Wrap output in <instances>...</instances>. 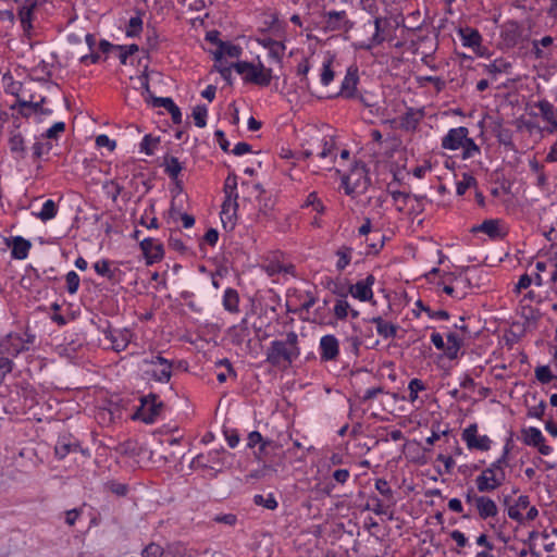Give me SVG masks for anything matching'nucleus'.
Returning a JSON list of instances; mask_svg holds the SVG:
<instances>
[{"instance_id": "obj_29", "label": "nucleus", "mask_w": 557, "mask_h": 557, "mask_svg": "<svg viewBox=\"0 0 557 557\" xmlns=\"http://www.w3.org/2000/svg\"><path fill=\"white\" fill-rule=\"evenodd\" d=\"M32 244L29 240L15 236L12 238V250L11 256L17 260H24L27 258Z\"/></svg>"}, {"instance_id": "obj_17", "label": "nucleus", "mask_w": 557, "mask_h": 557, "mask_svg": "<svg viewBox=\"0 0 557 557\" xmlns=\"http://www.w3.org/2000/svg\"><path fill=\"white\" fill-rule=\"evenodd\" d=\"M245 79L259 86H269L272 81V69L265 67L261 62L257 65L252 63V70H249Z\"/></svg>"}, {"instance_id": "obj_35", "label": "nucleus", "mask_w": 557, "mask_h": 557, "mask_svg": "<svg viewBox=\"0 0 557 557\" xmlns=\"http://www.w3.org/2000/svg\"><path fill=\"white\" fill-rule=\"evenodd\" d=\"M143 14L140 10L136 11V15L132 16L126 26L125 35L129 38L138 37L143 32Z\"/></svg>"}, {"instance_id": "obj_5", "label": "nucleus", "mask_w": 557, "mask_h": 557, "mask_svg": "<svg viewBox=\"0 0 557 557\" xmlns=\"http://www.w3.org/2000/svg\"><path fill=\"white\" fill-rule=\"evenodd\" d=\"M371 25H373L374 27L373 35L368 40L356 44V47L360 50L369 51L372 48L380 46L386 40L385 30L386 27L389 25L388 20L386 17L375 16L372 22L369 21L363 25V27Z\"/></svg>"}, {"instance_id": "obj_55", "label": "nucleus", "mask_w": 557, "mask_h": 557, "mask_svg": "<svg viewBox=\"0 0 557 557\" xmlns=\"http://www.w3.org/2000/svg\"><path fill=\"white\" fill-rule=\"evenodd\" d=\"M310 71V64L307 59H304L297 66V75L300 76V83L304 87L309 88V79L307 77L308 73Z\"/></svg>"}, {"instance_id": "obj_63", "label": "nucleus", "mask_w": 557, "mask_h": 557, "mask_svg": "<svg viewBox=\"0 0 557 557\" xmlns=\"http://www.w3.org/2000/svg\"><path fill=\"white\" fill-rule=\"evenodd\" d=\"M213 521L218 522V523H223V524L233 527L237 522V517L234 513L216 515L213 518Z\"/></svg>"}, {"instance_id": "obj_3", "label": "nucleus", "mask_w": 557, "mask_h": 557, "mask_svg": "<svg viewBox=\"0 0 557 557\" xmlns=\"http://www.w3.org/2000/svg\"><path fill=\"white\" fill-rule=\"evenodd\" d=\"M318 27L323 30L325 34L333 32H344L347 33L354 27V22H351L346 11H324L321 14V21L318 23Z\"/></svg>"}, {"instance_id": "obj_26", "label": "nucleus", "mask_w": 557, "mask_h": 557, "mask_svg": "<svg viewBox=\"0 0 557 557\" xmlns=\"http://www.w3.org/2000/svg\"><path fill=\"white\" fill-rule=\"evenodd\" d=\"M475 510L482 520L495 518L498 515V507L496 503L491 497L485 495L481 496Z\"/></svg>"}, {"instance_id": "obj_40", "label": "nucleus", "mask_w": 557, "mask_h": 557, "mask_svg": "<svg viewBox=\"0 0 557 557\" xmlns=\"http://www.w3.org/2000/svg\"><path fill=\"white\" fill-rule=\"evenodd\" d=\"M239 297L237 290L227 288L223 295V306L230 312L238 311Z\"/></svg>"}, {"instance_id": "obj_20", "label": "nucleus", "mask_w": 557, "mask_h": 557, "mask_svg": "<svg viewBox=\"0 0 557 557\" xmlns=\"http://www.w3.org/2000/svg\"><path fill=\"white\" fill-rule=\"evenodd\" d=\"M38 5L37 0H25L20 7L17 15L24 33L29 34L33 28V14Z\"/></svg>"}, {"instance_id": "obj_61", "label": "nucleus", "mask_w": 557, "mask_h": 557, "mask_svg": "<svg viewBox=\"0 0 557 557\" xmlns=\"http://www.w3.org/2000/svg\"><path fill=\"white\" fill-rule=\"evenodd\" d=\"M64 129H65L64 122H57L50 128H48L46 131V133L41 135V137L48 138V139L57 138V136L60 133H63Z\"/></svg>"}, {"instance_id": "obj_44", "label": "nucleus", "mask_w": 557, "mask_h": 557, "mask_svg": "<svg viewBox=\"0 0 557 557\" xmlns=\"http://www.w3.org/2000/svg\"><path fill=\"white\" fill-rule=\"evenodd\" d=\"M352 255V248L347 246H342L337 251L336 256L338 257L336 269L338 271L345 270V268L350 263Z\"/></svg>"}, {"instance_id": "obj_16", "label": "nucleus", "mask_w": 557, "mask_h": 557, "mask_svg": "<svg viewBox=\"0 0 557 557\" xmlns=\"http://www.w3.org/2000/svg\"><path fill=\"white\" fill-rule=\"evenodd\" d=\"M78 450L83 451L79 442L74 436L71 434H62L59 436L54 447L57 458L63 459L70 453H76Z\"/></svg>"}, {"instance_id": "obj_45", "label": "nucleus", "mask_w": 557, "mask_h": 557, "mask_svg": "<svg viewBox=\"0 0 557 557\" xmlns=\"http://www.w3.org/2000/svg\"><path fill=\"white\" fill-rule=\"evenodd\" d=\"M534 374H535V379L541 383V384H548L550 383L553 380H557V375H555L550 368L548 366H539L535 368V371H534Z\"/></svg>"}, {"instance_id": "obj_4", "label": "nucleus", "mask_w": 557, "mask_h": 557, "mask_svg": "<svg viewBox=\"0 0 557 557\" xmlns=\"http://www.w3.org/2000/svg\"><path fill=\"white\" fill-rule=\"evenodd\" d=\"M144 363L150 366V369L146 370V374L149 379L160 383H168L170 381L173 369L171 361L157 355L152 356L150 359H145Z\"/></svg>"}, {"instance_id": "obj_41", "label": "nucleus", "mask_w": 557, "mask_h": 557, "mask_svg": "<svg viewBox=\"0 0 557 557\" xmlns=\"http://www.w3.org/2000/svg\"><path fill=\"white\" fill-rule=\"evenodd\" d=\"M485 69L488 74L493 75L509 73L511 70V63L505 59L499 58L487 64Z\"/></svg>"}, {"instance_id": "obj_59", "label": "nucleus", "mask_w": 557, "mask_h": 557, "mask_svg": "<svg viewBox=\"0 0 557 557\" xmlns=\"http://www.w3.org/2000/svg\"><path fill=\"white\" fill-rule=\"evenodd\" d=\"M375 488L381 495L387 498H393V491L385 479H376Z\"/></svg>"}, {"instance_id": "obj_51", "label": "nucleus", "mask_w": 557, "mask_h": 557, "mask_svg": "<svg viewBox=\"0 0 557 557\" xmlns=\"http://www.w3.org/2000/svg\"><path fill=\"white\" fill-rule=\"evenodd\" d=\"M208 109L206 106H196L193 110V117L196 126L202 128L207 124Z\"/></svg>"}, {"instance_id": "obj_57", "label": "nucleus", "mask_w": 557, "mask_h": 557, "mask_svg": "<svg viewBox=\"0 0 557 557\" xmlns=\"http://www.w3.org/2000/svg\"><path fill=\"white\" fill-rule=\"evenodd\" d=\"M463 45L468 47H475L481 44V35L478 30L467 29V35L462 34Z\"/></svg>"}, {"instance_id": "obj_32", "label": "nucleus", "mask_w": 557, "mask_h": 557, "mask_svg": "<svg viewBox=\"0 0 557 557\" xmlns=\"http://www.w3.org/2000/svg\"><path fill=\"white\" fill-rule=\"evenodd\" d=\"M96 273L100 276L107 277L109 281H116V275L120 273L117 268L111 269V261L101 259L94 264Z\"/></svg>"}, {"instance_id": "obj_13", "label": "nucleus", "mask_w": 557, "mask_h": 557, "mask_svg": "<svg viewBox=\"0 0 557 557\" xmlns=\"http://www.w3.org/2000/svg\"><path fill=\"white\" fill-rule=\"evenodd\" d=\"M140 249L148 265L162 260L164 256L163 245L153 238H145L140 242Z\"/></svg>"}, {"instance_id": "obj_39", "label": "nucleus", "mask_w": 557, "mask_h": 557, "mask_svg": "<svg viewBox=\"0 0 557 557\" xmlns=\"http://www.w3.org/2000/svg\"><path fill=\"white\" fill-rule=\"evenodd\" d=\"M164 172L173 180L177 178L182 171L181 162L176 157L166 156L164 157Z\"/></svg>"}, {"instance_id": "obj_11", "label": "nucleus", "mask_w": 557, "mask_h": 557, "mask_svg": "<svg viewBox=\"0 0 557 557\" xmlns=\"http://www.w3.org/2000/svg\"><path fill=\"white\" fill-rule=\"evenodd\" d=\"M375 283V277L369 274L364 280H360L355 284H351L348 288L349 294L360 300L370 301L373 298L372 286Z\"/></svg>"}, {"instance_id": "obj_30", "label": "nucleus", "mask_w": 557, "mask_h": 557, "mask_svg": "<svg viewBox=\"0 0 557 557\" xmlns=\"http://www.w3.org/2000/svg\"><path fill=\"white\" fill-rule=\"evenodd\" d=\"M530 499L527 495H521L518 497L515 505L508 507V517L517 522H522L524 520L521 510L529 508Z\"/></svg>"}, {"instance_id": "obj_52", "label": "nucleus", "mask_w": 557, "mask_h": 557, "mask_svg": "<svg viewBox=\"0 0 557 557\" xmlns=\"http://www.w3.org/2000/svg\"><path fill=\"white\" fill-rule=\"evenodd\" d=\"M304 207H312V209L320 214L325 211V207L315 191H312L307 196Z\"/></svg>"}, {"instance_id": "obj_8", "label": "nucleus", "mask_w": 557, "mask_h": 557, "mask_svg": "<svg viewBox=\"0 0 557 557\" xmlns=\"http://www.w3.org/2000/svg\"><path fill=\"white\" fill-rule=\"evenodd\" d=\"M14 129L9 134L8 146L12 158L15 161H22L27 157L26 141L22 133L18 131V119L13 120Z\"/></svg>"}, {"instance_id": "obj_1", "label": "nucleus", "mask_w": 557, "mask_h": 557, "mask_svg": "<svg viewBox=\"0 0 557 557\" xmlns=\"http://www.w3.org/2000/svg\"><path fill=\"white\" fill-rule=\"evenodd\" d=\"M299 356L298 335L290 331L286 334L285 339H275L270 343L265 352V361L274 368L287 369Z\"/></svg>"}, {"instance_id": "obj_19", "label": "nucleus", "mask_w": 557, "mask_h": 557, "mask_svg": "<svg viewBox=\"0 0 557 557\" xmlns=\"http://www.w3.org/2000/svg\"><path fill=\"white\" fill-rule=\"evenodd\" d=\"M358 81V67L354 65L349 66L342 82L339 96L348 99L354 98Z\"/></svg>"}, {"instance_id": "obj_6", "label": "nucleus", "mask_w": 557, "mask_h": 557, "mask_svg": "<svg viewBox=\"0 0 557 557\" xmlns=\"http://www.w3.org/2000/svg\"><path fill=\"white\" fill-rule=\"evenodd\" d=\"M225 200L222 205L221 219L227 216L231 220L232 214L236 213L238 203L237 176L234 173L228 174L224 183Z\"/></svg>"}, {"instance_id": "obj_15", "label": "nucleus", "mask_w": 557, "mask_h": 557, "mask_svg": "<svg viewBox=\"0 0 557 557\" xmlns=\"http://www.w3.org/2000/svg\"><path fill=\"white\" fill-rule=\"evenodd\" d=\"M468 135L469 129L465 126L450 128L442 138V148L447 150H457L463 145L466 136Z\"/></svg>"}, {"instance_id": "obj_14", "label": "nucleus", "mask_w": 557, "mask_h": 557, "mask_svg": "<svg viewBox=\"0 0 557 557\" xmlns=\"http://www.w3.org/2000/svg\"><path fill=\"white\" fill-rule=\"evenodd\" d=\"M319 350L322 361H334L339 355V343L334 335H324L320 339Z\"/></svg>"}, {"instance_id": "obj_25", "label": "nucleus", "mask_w": 557, "mask_h": 557, "mask_svg": "<svg viewBox=\"0 0 557 557\" xmlns=\"http://www.w3.org/2000/svg\"><path fill=\"white\" fill-rule=\"evenodd\" d=\"M45 102V98H41L40 101H21L16 100L15 104L11 106V109L13 111H16L18 119V115L23 117H29L33 114H38L40 104ZM13 117L15 119V115L13 114Z\"/></svg>"}, {"instance_id": "obj_60", "label": "nucleus", "mask_w": 557, "mask_h": 557, "mask_svg": "<svg viewBox=\"0 0 557 557\" xmlns=\"http://www.w3.org/2000/svg\"><path fill=\"white\" fill-rule=\"evenodd\" d=\"M418 305L428 313V315L432 319L437 320H448L450 314L446 310H431L429 307H423L422 302L419 300Z\"/></svg>"}, {"instance_id": "obj_50", "label": "nucleus", "mask_w": 557, "mask_h": 557, "mask_svg": "<svg viewBox=\"0 0 557 557\" xmlns=\"http://www.w3.org/2000/svg\"><path fill=\"white\" fill-rule=\"evenodd\" d=\"M425 388V384L420 379H412L408 384V400L410 403H414L418 399V393L424 391Z\"/></svg>"}, {"instance_id": "obj_2", "label": "nucleus", "mask_w": 557, "mask_h": 557, "mask_svg": "<svg viewBox=\"0 0 557 557\" xmlns=\"http://www.w3.org/2000/svg\"><path fill=\"white\" fill-rule=\"evenodd\" d=\"M164 403L157 394L150 393L140 397V406L134 412L133 419L146 424L154 423L164 411Z\"/></svg>"}, {"instance_id": "obj_64", "label": "nucleus", "mask_w": 557, "mask_h": 557, "mask_svg": "<svg viewBox=\"0 0 557 557\" xmlns=\"http://www.w3.org/2000/svg\"><path fill=\"white\" fill-rule=\"evenodd\" d=\"M96 145L98 147H107L110 151H113L116 147V143L103 134L96 137Z\"/></svg>"}, {"instance_id": "obj_10", "label": "nucleus", "mask_w": 557, "mask_h": 557, "mask_svg": "<svg viewBox=\"0 0 557 557\" xmlns=\"http://www.w3.org/2000/svg\"><path fill=\"white\" fill-rule=\"evenodd\" d=\"M521 433L525 445L536 447L541 455L548 456L552 454L553 448L545 444V437L537 428L530 426L523 429Z\"/></svg>"}, {"instance_id": "obj_22", "label": "nucleus", "mask_w": 557, "mask_h": 557, "mask_svg": "<svg viewBox=\"0 0 557 557\" xmlns=\"http://www.w3.org/2000/svg\"><path fill=\"white\" fill-rule=\"evenodd\" d=\"M152 106L154 108H164L171 114L174 124L182 122V112L171 98L152 97Z\"/></svg>"}, {"instance_id": "obj_7", "label": "nucleus", "mask_w": 557, "mask_h": 557, "mask_svg": "<svg viewBox=\"0 0 557 557\" xmlns=\"http://www.w3.org/2000/svg\"><path fill=\"white\" fill-rule=\"evenodd\" d=\"M462 441L469 449L487 451L492 446V440L487 435L478 434V424L468 425L461 433Z\"/></svg>"}, {"instance_id": "obj_28", "label": "nucleus", "mask_w": 557, "mask_h": 557, "mask_svg": "<svg viewBox=\"0 0 557 557\" xmlns=\"http://www.w3.org/2000/svg\"><path fill=\"white\" fill-rule=\"evenodd\" d=\"M370 322L375 324L377 334L383 338L387 339L396 337L398 330L396 324L384 320L382 317H373L370 319Z\"/></svg>"}, {"instance_id": "obj_49", "label": "nucleus", "mask_w": 557, "mask_h": 557, "mask_svg": "<svg viewBox=\"0 0 557 557\" xmlns=\"http://www.w3.org/2000/svg\"><path fill=\"white\" fill-rule=\"evenodd\" d=\"M460 148H462V159H470L475 154H479L481 151L480 147L472 138L469 137V135L466 136L463 145Z\"/></svg>"}, {"instance_id": "obj_37", "label": "nucleus", "mask_w": 557, "mask_h": 557, "mask_svg": "<svg viewBox=\"0 0 557 557\" xmlns=\"http://www.w3.org/2000/svg\"><path fill=\"white\" fill-rule=\"evenodd\" d=\"M224 448L213 449L205 454L207 463L211 465L208 466V469L219 470L218 468H222L224 466Z\"/></svg>"}, {"instance_id": "obj_34", "label": "nucleus", "mask_w": 557, "mask_h": 557, "mask_svg": "<svg viewBox=\"0 0 557 557\" xmlns=\"http://www.w3.org/2000/svg\"><path fill=\"white\" fill-rule=\"evenodd\" d=\"M339 298L336 299L335 306H334V315L338 320H344L347 318L350 309L349 302L346 300L347 293L344 290H336L335 292Z\"/></svg>"}, {"instance_id": "obj_47", "label": "nucleus", "mask_w": 557, "mask_h": 557, "mask_svg": "<svg viewBox=\"0 0 557 557\" xmlns=\"http://www.w3.org/2000/svg\"><path fill=\"white\" fill-rule=\"evenodd\" d=\"M253 503L255 505L262 506L269 510H275L278 506L277 500L272 493L268 494L267 496L261 494L255 495Z\"/></svg>"}, {"instance_id": "obj_21", "label": "nucleus", "mask_w": 557, "mask_h": 557, "mask_svg": "<svg viewBox=\"0 0 557 557\" xmlns=\"http://www.w3.org/2000/svg\"><path fill=\"white\" fill-rule=\"evenodd\" d=\"M541 116L547 122V126L544 128L547 133L553 134L557 131V117L554 111V106L546 99L540 100L536 104Z\"/></svg>"}, {"instance_id": "obj_43", "label": "nucleus", "mask_w": 557, "mask_h": 557, "mask_svg": "<svg viewBox=\"0 0 557 557\" xmlns=\"http://www.w3.org/2000/svg\"><path fill=\"white\" fill-rule=\"evenodd\" d=\"M58 213V207L52 199H48L44 202L40 212L37 213V218L42 222L49 221L55 218Z\"/></svg>"}, {"instance_id": "obj_46", "label": "nucleus", "mask_w": 557, "mask_h": 557, "mask_svg": "<svg viewBox=\"0 0 557 557\" xmlns=\"http://www.w3.org/2000/svg\"><path fill=\"white\" fill-rule=\"evenodd\" d=\"M160 144L159 137H153L150 134L145 135L140 143V151L146 153L147 156H152L154 153L156 148Z\"/></svg>"}, {"instance_id": "obj_38", "label": "nucleus", "mask_w": 557, "mask_h": 557, "mask_svg": "<svg viewBox=\"0 0 557 557\" xmlns=\"http://www.w3.org/2000/svg\"><path fill=\"white\" fill-rule=\"evenodd\" d=\"M52 149V145L51 143L49 141H42L40 139H37L30 150H32V154H30V158L33 160L34 163H37L38 160L45 156V154H48L50 152V150Z\"/></svg>"}, {"instance_id": "obj_24", "label": "nucleus", "mask_w": 557, "mask_h": 557, "mask_svg": "<svg viewBox=\"0 0 557 557\" xmlns=\"http://www.w3.org/2000/svg\"><path fill=\"white\" fill-rule=\"evenodd\" d=\"M321 149H318L317 156L326 161V168L331 169L335 163L336 153H335V143L331 137H323L320 145Z\"/></svg>"}, {"instance_id": "obj_36", "label": "nucleus", "mask_w": 557, "mask_h": 557, "mask_svg": "<svg viewBox=\"0 0 557 557\" xmlns=\"http://www.w3.org/2000/svg\"><path fill=\"white\" fill-rule=\"evenodd\" d=\"M421 115L412 108L408 109L400 119V126L406 131H413L420 122Z\"/></svg>"}, {"instance_id": "obj_48", "label": "nucleus", "mask_w": 557, "mask_h": 557, "mask_svg": "<svg viewBox=\"0 0 557 557\" xmlns=\"http://www.w3.org/2000/svg\"><path fill=\"white\" fill-rule=\"evenodd\" d=\"M474 186H476L475 177L469 173H463L462 178L457 183L456 186L457 195L462 196L469 188Z\"/></svg>"}, {"instance_id": "obj_33", "label": "nucleus", "mask_w": 557, "mask_h": 557, "mask_svg": "<svg viewBox=\"0 0 557 557\" xmlns=\"http://www.w3.org/2000/svg\"><path fill=\"white\" fill-rule=\"evenodd\" d=\"M472 232H482L487 234L491 238L502 237L499 224L497 220H485L480 225L473 226Z\"/></svg>"}, {"instance_id": "obj_54", "label": "nucleus", "mask_w": 557, "mask_h": 557, "mask_svg": "<svg viewBox=\"0 0 557 557\" xmlns=\"http://www.w3.org/2000/svg\"><path fill=\"white\" fill-rule=\"evenodd\" d=\"M285 49V45L276 40L275 44L268 49L269 57L280 63L284 57Z\"/></svg>"}, {"instance_id": "obj_27", "label": "nucleus", "mask_w": 557, "mask_h": 557, "mask_svg": "<svg viewBox=\"0 0 557 557\" xmlns=\"http://www.w3.org/2000/svg\"><path fill=\"white\" fill-rule=\"evenodd\" d=\"M242 53L243 49L240 46L234 45L230 41H219V47L213 52V55L215 61H221L225 55L238 59Z\"/></svg>"}, {"instance_id": "obj_56", "label": "nucleus", "mask_w": 557, "mask_h": 557, "mask_svg": "<svg viewBox=\"0 0 557 557\" xmlns=\"http://www.w3.org/2000/svg\"><path fill=\"white\" fill-rule=\"evenodd\" d=\"M66 289L70 294H75L79 287V276L75 271H70L66 276Z\"/></svg>"}, {"instance_id": "obj_62", "label": "nucleus", "mask_w": 557, "mask_h": 557, "mask_svg": "<svg viewBox=\"0 0 557 557\" xmlns=\"http://www.w3.org/2000/svg\"><path fill=\"white\" fill-rule=\"evenodd\" d=\"M162 555L163 548L156 543H150L143 550V557H162Z\"/></svg>"}, {"instance_id": "obj_9", "label": "nucleus", "mask_w": 557, "mask_h": 557, "mask_svg": "<svg viewBox=\"0 0 557 557\" xmlns=\"http://www.w3.org/2000/svg\"><path fill=\"white\" fill-rule=\"evenodd\" d=\"M506 480V474L494 473L493 469H484L481 474L475 479V485L478 492L480 493H488L497 490L499 486L504 484Z\"/></svg>"}, {"instance_id": "obj_58", "label": "nucleus", "mask_w": 557, "mask_h": 557, "mask_svg": "<svg viewBox=\"0 0 557 557\" xmlns=\"http://www.w3.org/2000/svg\"><path fill=\"white\" fill-rule=\"evenodd\" d=\"M391 196L393 198V200L395 202H399L400 205L397 206V210L399 212H403L406 205H407V201L409 198H411V195L408 194V193H404V191H400V190H395V191H391Z\"/></svg>"}, {"instance_id": "obj_31", "label": "nucleus", "mask_w": 557, "mask_h": 557, "mask_svg": "<svg viewBox=\"0 0 557 557\" xmlns=\"http://www.w3.org/2000/svg\"><path fill=\"white\" fill-rule=\"evenodd\" d=\"M447 345H445V355L448 359L454 360L458 357V352L463 344V338L456 333H448Z\"/></svg>"}, {"instance_id": "obj_53", "label": "nucleus", "mask_w": 557, "mask_h": 557, "mask_svg": "<svg viewBox=\"0 0 557 557\" xmlns=\"http://www.w3.org/2000/svg\"><path fill=\"white\" fill-rule=\"evenodd\" d=\"M116 50H119V60L121 64H126L128 57L136 53L139 50V48L135 44L128 46L116 45Z\"/></svg>"}, {"instance_id": "obj_23", "label": "nucleus", "mask_w": 557, "mask_h": 557, "mask_svg": "<svg viewBox=\"0 0 557 557\" xmlns=\"http://www.w3.org/2000/svg\"><path fill=\"white\" fill-rule=\"evenodd\" d=\"M321 149H318L317 156L326 161V168L331 169L335 163L336 153H335V143L331 137H323L320 145Z\"/></svg>"}, {"instance_id": "obj_42", "label": "nucleus", "mask_w": 557, "mask_h": 557, "mask_svg": "<svg viewBox=\"0 0 557 557\" xmlns=\"http://www.w3.org/2000/svg\"><path fill=\"white\" fill-rule=\"evenodd\" d=\"M333 63H334V59L327 58L322 64V69H321V73H320V81L323 86L330 85L331 82H333V79H334L335 72L333 69Z\"/></svg>"}, {"instance_id": "obj_18", "label": "nucleus", "mask_w": 557, "mask_h": 557, "mask_svg": "<svg viewBox=\"0 0 557 557\" xmlns=\"http://www.w3.org/2000/svg\"><path fill=\"white\" fill-rule=\"evenodd\" d=\"M131 333L127 330H108L104 332V337L111 344V348L116 351H123L127 348L131 342Z\"/></svg>"}, {"instance_id": "obj_12", "label": "nucleus", "mask_w": 557, "mask_h": 557, "mask_svg": "<svg viewBox=\"0 0 557 557\" xmlns=\"http://www.w3.org/2000/svg\"><path fill=\"white\" fill-rule=\"evenodd\" d=\"M28 346H25L24 337L17 333H10L0 342V351L11 357H16L24 350H27Z\"/></svg>"}]
</instances>
